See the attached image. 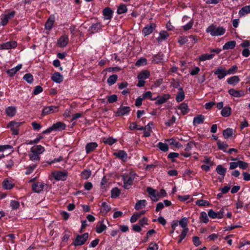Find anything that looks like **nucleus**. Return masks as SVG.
I'll return each mask as SVG.
<instances>
[{
    "label": "nucleus",
    "instance_id": "obj_43",
    "mask_svg": "<svg viewBox=\"0 0 250 250\" xmlns=\"http://www.w3.org/2000/svg\"><path fill=\"white\" fill-rule=\"evenodd\" d=\"M102 27V25L100 23L97 22L96 23L92 24L90 29L93 33L98 32Z\"/></svg>",
    "mask_w": 250,
    "mask_h": 250
},
{
    "label": "nucleus",
    "instance_id": "obj_5",
    "mask_svg": "<svg viewBox=\"0 0 250 250\" xmlns=\"http://www.w3.org/2000/svg\"><path fill=\"white\" fill-rule=\"evenodd\" d=\"M21 122L11 121L7 125V127L10 129L12 134L17 135L19 134V127L21 125Z\"/></svg>",
    "mask_w": 250,
    "mask_h": 250
},
{
    "label": "nucleus",
    "instance_id": "obj_33",
    "mask_svg": "<svg viewBox=\"0 0 250 250\" xmlns=\"http://www.w3.org/2000/svg\"><path fill=\"white\" fill-rule=\"evenodd\" d=\"M236 45V42L234 41H231L227 42L223 46V50H228L233 49Z\"/></svg>",
    "mask_w": 250,
    "mask_h": 250
},
{
    "label": "nucleus",
    "instance_id": "obj_15",
    "mask_svg": "<svg viewBox=\"0 0 250 250\" xmlns=\"http://www.w3.org/2000/svg\"><path fill=\"white\" fill-rule=\"evenodd\" d=\"M146 191L149 194L150 197L153 201L156 202L159 200V195L157 194L156 190L151 187H148L146 188Z\"/></svg>",
    "mask_w": 250,
    "mask_h": 250
},
{
    "label": "nucleus",
    "instance_id": "obj_35",
    "mask_svg": "<svg viewBox=\"0 0 250 250\" xmlns=\"http://www.w3.org/2000/svg\"><path fill=\"white\" fill-rule=\"evenodd\" d=\"M180 92L177 93L176 96V100L177 102H180L184 100L185 98V93L183 88H179Z\"/></svg>",
    "mask_w": 250,
    "mask_h": 250
},
{
    "label": "nucleus",
    "instance_id": "obj_58",
    "mask_svg": "<svg viewBox=\"0 0 250 250\" xmlns=\"http://www.w3.org/2000/svg\"><path fill=\"white\" fill-rule=\"evenodd\" d=\"M196 205L199 206L205 207L209 205L208 201L204 200H198L196 201Z\"/></svg>",
    "mask_w": 250,
    "mask_h": 250
},
{
    "label": "nucleus",
    "instance_id": "obj_41",
    "mask_svg": "<svg viewBox=\"0 0 250 250\" xmlns=\"http://www.w3.org/2000/svg\"><path fill=\"white\" fill-rule=\"evenodd\" d=\"M216 171L218 174L222 175L224 177L226 174L227 169L223 167L222 165H219L217 166Z\"/></svg>",
    "mask_w": 250,
    "mask_h": 250
},
{
    "label": "nucleus",
    "instance_id": "obj_46",
    "mask_svg": "<svg viewBox=\"0 0 250 250\" xmlns=\"http://www.w3.org/2000/svg\"><path fill=\"white\" fill-rule=\"evenodd\" d=\"M233 134V129L230 128H228L224 130L223 132V135L225 138L227 139L231 137Z\"/></svg>",
    "mask_w": 250,
    "mask_h": 250
},
{
    "label": "nucleus",
    "instance_id": "obj_8",
    "mask_svg": "<svg viewBox=\"0 0 250 250\" xmlns=\"http://www.w3.org/2000/svg\"><path fill=\"white\" fill-rule=\"evenodd\" d=\"M156 27V25L154 23H150L147 24L142 30V33L145 36H147L155 30Z\"/></svg>",
    "mask_w": 250,
    "mask_h": 250
},
{
    "label": "nucleus",
    "instance_id": "obj_21",
    "mask_svg": "<svg viewBox=\"0 0 250 250\" xmlns=\"http://www.w3.org/2000/svg\"><path fill=\"white\" fill-rule=\"evenodd\" d=\"M154 125L152 122H149L146 126L144 127V136L148 137L150 136L152 132V128Z\"/></svg>",
    "mask_w": 250,
    "mask_h": 250
},
{
    "label": "nucleus",
    "instance_id": "obj_14",
    "mask_svg": "<svg viewBox=\"0 0 250 250\" xmlns=\"http://www.w3.org/2000/svg\"><path fill=\"white\" fill-rule=\"evenodd\" d=\"M104 20H110L113 17V11L109 8L106 7L103 11Z\"/></svg>",
    "mask_w": 250,
    "mask_h": 250
},
{
    "label": "nucleus",
    "instance_id": "obj_23",
    "mask_svg": "<svg viewBox=\"0 0 250 250\" xmlns=\"http://www.w3.org/2000/svg\"><path fill=\"white\" fill-rule=\"evenodd\" d=\"M114 155L124 162H125L127 158V154L124 150H119L118 152H114Z\"/></svg>",
    "mask_w": 250,
    "mask_h": 250
},
{
    "label": "nucleus",
    "instance_id": "obj_47",
    "mask_svg": "<svg viewBox=\"0 0 250 250\" xmlns=\"http://www.w3.org/2000/svg\"><path fill=\"white\" fill-rule=\"evenodd\" d=\"M118 76L117 75H112L110 76L107 79V82L109 85L114 84L117 81Z\"/></svg>",
    "mask_w": 250,
    "mask_h": 250
},
{
    "label": "nucleus",
    "instance_id": "obj_60",
    "mask_svg": "<svg viewBox=\"0 0 250 250\" xmlns=\"http://www.w3.org/2000/svg\"><path fill=\"white\" fill-rule=\"evenodd\" d=\"M238 69V67L236 65H234L232 66L230 68H229L228 70H227V73L228 75H231L236 73V71Z\"/></svg>",
    "mask_w": 250,
    "mask_h": 250
},
{
    "label": "nucleus",
    "instance_id": "obj_26",
    "mask_svg": "<svg viewBox=\"0 0 250 250\" xmlns=\"http://www.w3.org/2000/svg\"><path fill=\"white\" fill-rule=\"evenodd\" d=\"M106 229L107 227L106 225L104 223V220H102L97 223L96 230L98 233H101Z\"/></svg>",
    "mask_w": 250,
    "mask_h": 250
},
{
    "label": "nucleus",
    "instance_id": "obj_11",
    "mask_svg": "<svg viewBox=\"0 0 250 250\" xmlns=\"http://www.w3.org/2000/svg\"><path fill=\"white\" fill-rule=\"evenodd\" d=\"M15 13H16L14 11H12L7 14L3 15V18L1 19L0 25L2 26L6 25L8 22L9 20L14 17Z\"/></svg>",
    "mask_w": 250,
    "mask_h": 250
},
{
    "label": "nucleus",
    "instance_id": "obj_9",
    "mask_svg": "<svg viewBox=\"0 0 250 250\" xmlns=\"http://www.w3.org/2000/svg\"><path fill=\"white\" fill-rule=\"evenodd\" d=\"M214 74L217 76V78L219 80L223 79L228 75L226 68L222 66L217 68L214 72Z\"/></svg>",
    "mask_w": 250,
    "mask_h": 250
},
{
    "label": "nucleus",
    "instance_id": "obj_18",
    "mask_svg": "<svg viewBox=\"0 0 250 250\" xmlns=\"http://www.w3.org/2000/svg\"><path fill=\"white\" fill-rule=\"evenodd\" d=\"M15 186L14 183L12 180L8 179H4L2 183V188L4 189L10 190L12 189Z\"/></svg>",
    "mask_w": 250,
    "mask_h": 250
},
{
    "label": "nucleus",
    "instance_id": "obj_27",
    "mask_svg": "<svg viewBox=\"0 0 250 250\" xmlns=\"http://www.w3.org/2000/svg\"><path fill=\"white\" fill-rule=\"evenodd\" d=\"M250 13V5H247L242 7L239 11V16L240 17H245Z\"/></svg>",
    "mask_w": 250,
    "mask_h": 250
},
{
    "label": "nucleus",
    "instance_id": "obj_56",
    "mask_svg": "<svg viewBox=\"0 0 250 250\" xmlns=\"http://www.w3.org/2000/svg\"><path fill=\"white\" fill-rule=\"evenodd\" d=\"M23 79L29 83H31L33 82V77L32 75L30 73L25 74Z\"/></svg>",
    "mask_w": 250,
    "mask_h": 250
},
{
    "label": "nucleus",
    "instance_id": "obj_6",
    "mask_svg": "<svg viewBox=\"0 0 250 250\" xmlns=\"http://www.w3.org/2000/svg\"><path fill=\"white\" fill-rule=\"evenodd\" d=\"M59 107L58 106L55 105L45 106L42 110V115L45 116L50 114L57 113L59 111Z\"/></svg>",
    "mask_w": 250,
    "mask_h": 250
},
{
    "label": "nucleus",
    "instance_id": "obj_64",
    "mask_svg": "<svg viewBox=\"0 0 250 250\" xmlns=\"http://www.w3.org/2000/svg\"><path fill=\"white\" fill-rule=\"evenodd\" d=\"M10 206L13 209H17L19 208L20 204L17 201L12 200L10 202Z\"/></svg>",
    "mask_w": 250,
    "mask_h": 250
},
{
    "label": "nucleus",
    "instance_id": "obj_22",
    "mask_svg": "<svg viewBox=\"0 0 250 250\" xmlns=\"http://www.w3.org/2000/svg\"><path fill=\"white\" fill-rule=\"evenodd\" d=\"M208 215L209 217L212 218H218L221 219L223 216V212L221 211H219L218 212H215L212 209H209L208 211Z\"/></svg>",
    "mask_w": 250,
    "mask_h": 250
},
{
    "label": "nucleus",
    "instance_id": "obj_4",
    "mask_svg": "<svg viewBox=\"0 0 250 250\" xmlns=\"http://www.w3.org/2000/svg\"><path fill=\"white\" fill-rule=\"evenodd\" d=\"M89 234L87 232L82 235H77L72 244L75 246H79L83 245L87 240Z\"/></svg>",
    "mask_w": 250,
    "mask_h": 250
},
{
    "label": "nucleus",
    "instance_id": "obj_10",
    "mask_svg": "<svg viewBox=\"0 0 250 250\" xmlns=\"http://www.w3.org/2000/svg\"><path fill=\"white\" fill-rule=\"evenodd\" d=\"M17 46V43L16 41H12L7 42L0 44V49H11L15 48Z\"/></svg>",
    "mask_w": 250,
    "mask_h": 250
},
{
    "label": "nucleus",
    "instance_id": "obj_36",
    "mask_svg": "<svg viewBox=\"0 0 250 250\" xmlns=\"http://www.w3.org/2000/svg\"><path fill=\"white\" fill-rule=\"evenodd\" d=\"M231 109L229 106H225L222 108L221 115L224 117H228L231 114Z\"/></svg>",
    "mask_w": 250,
    "mask_h": 250
},
{
    "label": "nucleus",
    "instance_id": "obj_57",
    "mask_svg": "<svg viewBox=\"0 0 250 250\" xmlns=\"http://www.w3.org/2000/svg\"><path fill=\"white\" fill-rule=\"evenodd\" d=\"M91 175V172L89 170H84L81 173V177L84 179H87Z\"/></svg>",
    "mask_w": 250,
    "mask_h": 250
},
{
    "label": "nucleus",
    "instance_id": "obj_25",
    "mask_svg": "<svg viewBox=\"0 0 250 250\" xmlns=\"http://www.w3.org/2000/svg\"><path fill=\"white\" fill-rule=\"evenodd\" d=\"M51 127L53 131L62 130L65 129L66 125L62 122H58L53 124Z\"/></svg>",
    "mask_w": 250,
    "mask_h": 250
},
{
    "label": "nucleus",
    "instance_id": "obj_45",
    "mask_svg": "<svg viewBox=\"0 0 250 250\" xmlns=\"http://www.w3.org/2000/svg\"><path fill=\"white\" fill-rule=\"evenodd\" d=\"M127 8L125 4H122L119 6L118 7L117 13L118 14H122L125 13L127 12Z\"/></svg>",
    "mask_w": 250,
    "mask_h": 250
},
{
    "label": "nucleus",
    "instance_id": "obj_20",
    "mask_svg": "<svg viewBox=\"0 0 250 250\" xmlns=\"http://www.w3.org/2000/svg\"><path fill=\"white\" fill-rule=\"evenodd\" d=\"M98 146L96 142H90L87 143L85 146V151L86 154H89L93 151Z\"/></svg>",
    "mask_w": 250,
    "mask_h": 250
},
{
    "label": "nucleus",
    "instance_id": "obj_7",
    "mask_svg": "<svg viewBox=\"0 0 250 250\" xmlns=\"http://www.w3.org/2000/svg\"><path fill=\"white\" fill-rule=\"evenodd\" d=\"M52 176L57 181H65L67 177V173L62 171H55L52 172Z\"/></svg>",
    "mask_w": 250,
    "mask_h": 250
},
{
    "label": "nucleus",
    "instance_id": "obj_19",
    "mask_svg": "<svg viewBox=\"0 0 250 250\" xmlns=\"http://www.w3.org/2000/svg\"><path fill=\"white\" fill-rule=\"evenodd\" d=\"M130 111V109L129 106H121L118 109L116 115L117 116H124L128 114Z\"/></svg>",
    "mask_w": 250,
    "mask_h": 250
},
{
    "label": "nucleus",
    "instance_id": "obj_29",
    "mask_svg": "<svg viewBox=\"0 0 250 250\" xmlns=\"http://www.w3.org/2000/svg\"><path fill=\"white\" fill-rule=\"evenodd\" d=\"M240 80L238 76H233L227 80V83L229 84L236 85L240 82Z\"/></svg>",
    "mask_w": 250,
    "mask_h": 250
},
{
    "label": "nucleus",
    "instance_id": "obj_12",
    "mask_svg": "<svg viewBox=\"0 0 250 250\" xmlns=\"http://www.w3.org/2000/svg\"><path fill=\"white\" fill-rule=\"evenodd\" d=\"M229 94L233 97L239 98L243 97L245 95V92L243 90H237L234 88L228 90Z\"/></svg>",
    "mask_w": 250,
    "mask_h": 250
},
{
    "label": "nucleus",
    "instance_id": "obj_3",
    "mask_svg": "<svg viewBox=\"0 0 250 250\" xmlns=\"http://www.w3.org/2000/svg\"><path fill=\"white\" fill-rule=\"evenodd\" d=\"M137 176V174L133 171H130L124 173L122 175L124 188L125 189H129L132 186L133 181Z\"/></svg>",
    "mask_w": 250,
    "mask_h": 250
},
{
    "label": "nucleus",
    "instance_id": "obj_16",
    "mask_svg": "<svg viewBox=\"0 0 250 250\" xmlns=\"http://www.w3.org/2000/svg\"><path fill=\"white\" fill-rule=\"evenodd\" d=\"M155 98H157L155 104L160 105L166 103L170 98V95L166 94L162 96H157Z\"/></svg>",
    "mask_w": 250,
    "mask_h": 250
},
{
    "label": "nucleus",
    "instance_id": "obj_55",
    "mask_svg": "<svg viewBox=\"0 0 250 250\" xmlns=\"http://www.w3.org/2000/svg\"><path fill=\"white\" fill-rule=\"evenodd\" d=\"M116 140L112 137H108L107 138H104L103 139V142L105 144H108L110 146L112 145L116 142Z\"/></svg>",
    "mask_w": 250,
    "mask_h": 250
},
{
    "label": "nucleus",
    "instance_id": "obj_2",
    "mask_svg": "<svg viewBox=\"0 0 250 250\" xmlns=\"http://www.w3.org/2000/svg\"><path fill=\"white\" fill-rule=\"evenodd\" d=\"M226 29L223 26H217L214 24L209 25L206 29V33L209 34L212 37L220 36L223 35Z\"/></svg>",
    "mask_w": 250,
    "mask_h": 250
},
{
    "label": "nucleus",
    "instance_id": "obj_39",
    "mask_svg": "<svg viewBox=\"0 0 250 250\" xmlns=\"http://www.w3.org/2000/svg\"><path fill=\"white\" fill-rule=\"evenodd\" d=\"M146 205V200H140L138 201L135 204V208L136 210H139L144 208Z\"/></svg>",
    "mask_w": 250,
    "mask_h": 250
},
{
    "label": "nucleus",
    "instance_id": "obj_40",
    "mask_svg": "<svg viewBox=\"0 0 250 250\" xmlns=\"http://www.w3.org/2000/svg\"><path fill=\"white\" fill-rule=\"evenodd\" d=\"M217 146L219 149L223 150L224 152H227V148L228 147V145L220 140L217 142Z\"/></svg>",
    "mask_w": 250,
    "mask_h": 250
},
{
    "label": "nucleus",
    "instance_id": "obj_62",
    "mask_svg": "<svg viewBox=\"0 0 250 250\" xmlns=\"http://www.w3.org/2000/svg\"><path fill=\"white\" fill-rule=\"evenodd\" d=\"M146 58H141L136 62L135 65L137 66H140L146 65Z\"/></svg>",
    "mask_w": 250,
    "mask_h": 250
},
{
    "label": "nucleus",
    "instance_id": "obj_32",
    "mask_svg": "<svg viewBox=\"0 0 250 250\" xmlns=\"http://www.w3.org/2000/svg\"><path fill=\"white\" fill-rule=\"evenodd\" d=\"M22 67L21 64H19L17 66L11 69L8 70L6 72L7 74L10 76V77H13L15 75V74L19 71L20 70Z\"/></svg>",
    "mask_w": 250,
    "mask_h": 250
},
{
    "label": "nucleus",
    "instance_id": "obj_38",
    "mask_svg": "<svg viewBox=\"0 0 250 250\" xmlns=\"http://www.w3.org/2000/svg\"><path fill=\"white\" fill-rule=\"evenodd\" d=\"M178 108L181 110L182 114L184 115L187 114L189 111L188 104L185 103H182Z\"/></svg>",
    "mask_w": 250,
    "mask_h": 250
},
{
    "label": "nucleus",
    "instance_id": "obj_13",
    "mask_svg": "<svg viewBox=\"0 0 250 250\" xmlns=\"http://www.w3.org/2000/svg\"><path fill=\"white\" fill-rule=\"evenodd\" d=\"M68 41V37L66 35H64L58 40L57 44L61 47H64L67 45Z\"/></svg>",
    "mask_w": 250,
    "mask_h": 250
},
{
    "label": "nucleus",
    "instance_id": "obj_50",
    "mask_svg": "<svg viewBox=\"0 0 250 250\" xmlns=\"http://www.w3.org/2000/svg\"><path fill=\"white\" fill-rule=\"evenodd\" d=\"M111 197L115 198L120 195L121 191L118 188H112V189L111 191Z\"/></svg>",
    "mask_w": 250,
    "mask_h": 250
},
{
    "label": "nucleus",
    "instance_id": "obj_54",
    "mask_svg": "<svg viewBox=\"0 0 250 250\" xmlns=\"http://www.w3.org/2000/svg\"><path fill=\"white\" fill-rule=\"evenodd\" d=\"M142 98L143 99H149L152 101H155L157 99V98H152V94L150 91H146L144 93L143 95Z\"/></svg>",
    "mask_w": 250,
    "mask_h": 250
},
{
    "label": "nucleus",
    "instance_id": "obj_48",
    "mask_svg": "<svg viewBox=\"0 0 250 250\" xmlns=\"http://www.w3.org/2000/svg\"><path fill=\"white\" fill-rule=\"evenodd\" d=\"M200 220L205 223L207 224L208 222V215L206 213V212L204 211H202L200 213V216L199 217Z\"/></svg>",
    "mask_w": 250,
    "mask_h": 250
},
{
    "label": "nucleus",
    "instance_id": "obj_42",
    "mask_svg": "<svg viewBox=\"0 0 250 250\" xmlns=\"http://www.w3.org/2000/svg\"><path fill=\"white\" fill-rule=\"evenodd\" d=\"M214 56L213 54H204L201 55L199 58V60L200 61H205L206 60H208L212 59Z\"/></svg>",
    "mask_w": 250,
    "mask_h": 250
},
{
    "label": "nucleus",
    "instance_id": "obj_52",
    "mask_svg": "<svg viewBox=\"0 0 250 250\" xmlns=\"http://www.w3.org/2000/svg\"><path fill=\"white\" fill-rule=\"evenodd\" d=\"M188 229H183L181 234L179 235V238L178 241V243H180L186 237L188 231Z\"/></svg>",
    "mask_w": 250,
    "mask_h": 250
},
{
    "label": "nucleus",
    "instance_id": "obj_31",
    "mask_svg": "<svg viewBox=\"0 0 250 250\" xmlns=\"http://www.w3.org/2000/svg\"><path fill=\"white\" fill-rule=\"evenodd\" d=\"M55 21L54 17L50 16L47 20L45 24V29L50 30L53 27Z\"/></svg>",
    "mask_w": 250,
    "mask_h": 250
},
{
    "label": "nucleus",
    "instance_id": "obj_30",
    "mask_svg": "<svg viewBox=\"0 0 250 250\" xmlns=\"http://www.w3.org/2000/svg\"><path fill=\"white\" fill-rule=\"evenodd\" d=\"M205 120V117L202 115H198L197 116L194 118L193 120V125L195 126L203 124Z\"/></svg>",
    "mask_w": 250,
    "mask_h": 250
},
{
    "label": "nucleus",
    "instance_id": "obj_63",
    "mask_svg": "<svg viewBox=\"0 0 250 250\" xmlns=\"http://www.w3.org/2000/svg\"><path fill=\"white\" fill-rule=\"evenodd\" d=\"M108 102L109 103H113L116 102L118 100L117 96L115 94L112 95L107 98Z\"/></svg>",
    "mask_w": 250,
    "mask_h": 250
},
{
    "label": "nucleus",
    "instance_id": "obj_17",
    "mask_svg": "<svg viewBox=\"0 0 250 250\" xmlns=\"http://www.w3.org/2000/svg\"><path fill=\"white\" fill-rule=\"evenodd\" d=\"M45 186L42 182H36L32 185V189L35 192L40 193L43 190Z\"/></svg>",
    "mask_w": 250,
    "mask_h": 250
},
{
    "label": "nucleus",
    "instance_id": "obj_44",
    "mask_svg": "<svg viewBox=\"0 0 250 250\" xmlns=\"http://www.w3.org/2000/svg\"><path fill=\"white\" fill-rule=\"evenodd\" d=\"M167 141L170 145H173L176 148H180L182 146V145L178 142L176 141L175 139L171 138L167 140Z\"/></svg>",
    "mask_w": 250,
    "mask_h": 250
},
{
    "label": "nucleus",
    "instance_id": "obj_49",
    "mask_svg": "<svg viewBox=\"0 0 250 250\" xmlns=\"http://www.w3.org/2000/svg\"><path fill=\"white\" fill-rule=\"evenodd\" d=\"M188 219L186 217H184L182 218L179 221V224L181 226L182 228H183L184 229H188L187 227L188 226Z\"/></svg>",
    "mask_w": 250,
    "mask_h": 250
},
{
    "label": "nucleus",
    "instance_id": "obj_61",
    "mask_svg": "<svg viewBox=\"0 0 250 250\" xmlns=\"http://www.w3.org/2000/svg\"><path fill=\"white\" fill-rule=\"evenodd\" d=\"M193 21L192 20H191L187 24L183 26V29L185 31H188L193 26Z\"/></svg>",
    "mask_w": 250,
    "mask_h": 250
},
{
    "label": "nucleus",
    "instance_id": "obj_34",
    "mask_svg": "<svg viewBox=\"0 0 250 250\" xmlns=\"http://www.w3.org/2000/svg\"><path fill=\"white\" fill-rule=\"evenodd\" d=\"M150 76V73L147 70H144L141 72L138 75V80H145L148 78Z\"/></svg>",
    "mask_w": 250,
    "mask_h": 250
},
{
    "label": "nucleus",
    "instance_id": "obj_53",
    "mask_svg": "<svg viewBox=\"0 0 250 250\" xmlns=\"http://www.w3.org/2000/svg\"><path fill=\"white\" fill-rule=\"evenodd\" d=\"M157 146L161 150L164 152H167L168 150V147L167 145L162 142H159Z\"/></svg>",
    "mask_w": 250,
    "mask_h": 250
},
{
    "label": "nucleus",
    "instance_id": "obj_1",
    "mask_svg": "<svg viewBox=\"0 0 250 250\" xmlns=\"http://www.w3.org/2000/svg\"><path fill=\"white\" fill-rule=\"evenodd\" d=\"M44 151V148L41 145H36L32 146L29 153L30 160L39 162L40 160V155Z\"/></svg>",
    "mask_w": 250,
    "mask_h": 250
},
{
    "label": "nucleus",
    "instance_id": "obj_24",
    "mask_svg": "<svg viewBox=\"0 0 250 250\" xmlns=\"http://www.w3.org/2000/svg\"><path fill=\"white\" fill-rule=\"evenodd\" d=\"M51 80L56 83H61L63 81V76L59 72H55L51 76Z\"/></svg>",
    "mask_w": 250,
    "mask_h": 250
},
{
    "label": "nucleus",
    "instance_id": "obj_37",
    "mask_svg": "<svg viewBox=\"0 0 250 250\" xmlns=\"http://www.w3.org/2000/svg\"><path fill=\"white\" fill-rule=\"evenodd\" d=\"M5 112L7 116L13 117L16 114V109L14 106H9L6 109Z\"/></svg>",
    "mask_w": 250,
    "mask_h": 250
},
{
    "label": "nucleus",
    "instance_id": "obj_51",
    "mask_svg": "<svg viewBox=\"0 0 250 250\" xmlns=\"http://www.w3.org/2000/svg\"><path fill=\"white\" fill-rule=\"evenodd\" d=\"M102 212L104 213H107L110 210V206L106 202H104L102 204Z\"/></svg>",
    "mask_w": 250,
    "mask_h": 250
},
{
    "label": "nucleus",
    "instance_id": "obj_59",
    "mask_svg": "<svg viewBox=\"0 0 250 250\" xmlns=\"http://www.w3.org/2000/svg\"><path fill=\"white\" fill-rule=\"evenodd\" d=\"M37 165L36 164H32L31 165H30L29 166L27 167H26V170L25 171V174L29 175L31 174L33 171L34 170V169L36 167Z\"/></svg>",
    "mask_w": 250,
    "mask_h": 250
},
{
    "label": "nucleus",
    "instance_id": "obj_28",
    "mask_svg": "<svg viewBox=\"0 0 250 250\" xmlns=\"http://www.w3.org/2000/svg\"><path fill=\"white\" fill-rule=\"evenodd\" d=\"M169 37L168 33L166 31H161L160 32L159 36L157 38V41L160 43L166 40Z\"/></svg>",
    "mask_w": 250,
    "mask_h": 250
}]
</instances>
